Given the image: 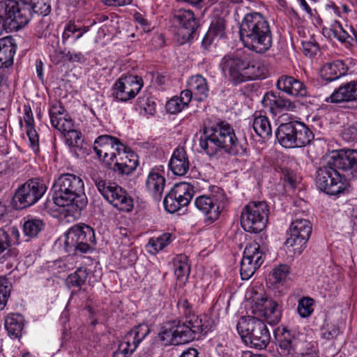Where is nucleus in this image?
Returning <instances> with one entry per match:
<instances>
[{"label": "nucleus", "mask_w": 357, "mask_h": 357, "mask_svg": "<svg viewBox=\"0 0 357 357\" xmlns=\"http://www.w3.org/2000/svg\"><path fill=\"white\" fill-rule=\"evenodd\" d=\"M177 307L184 320L175 319L165 323L158 334L159 340L165 345H178L190 342L206 335L213 326L206 314L196 315L193 306L185 298H181Z\"/></svg>", "instance_id": "1"}, {"label": "nucleus", "mask_w": 357, "mask_h": 357, "mask_svg": "<svg viewBox=\"0 0 357 357\" xmlns=\"http://www.w3.org/2000/svg\"><path fill=\"white\" fill-rule=\"evenodd\" d=\"M199 146L209 156L216 155L220 150L231 155H244L247 149L246 142L238 139L234 128L224 121L204 128Z\"/></svg>", "instance_id": "2"}, {"label": "nucleus", "mask_w": 357, "mask_h": 357, "mask_svg": "<svg viewBox=\"0 0 357 357\" xmlns=\"http://www.w3.org/2000/svg\"><path fill=\"white\" fill-rule=\"evenodd\" d=\"M223 76L233 85L249 80L264 79L266 70L258 62L252 61L248 54L233 52L223 56L220 63Z\"/></svg>", "instance_id": "3"}, {"label": "nucleus", "mask_w": 357, "mask_h": 357, "mask_svg": "<svg viewBox=\"0 0 357 357\" xmlns=\"http://www.w3.org/2000/svg\"><path fill=\"white\" fill-rule=\"evenodd\" d=\"M240 39L250 50L263 54L272 46V33L268 22L260 13L246 14L240 25Z\"/></svg>", "instance_id": "4"}, {"label": "nucleus", "mask_w": 357, "mask_h": 357, "mask_svg": "<svg viewBox=\"0 0 357 357\" xmlns=\"http://www.w3.org/2000/svg\"><path fill=\"white\" fill-rule=\"evenodd\" d=\"M52 190L54 202L59 206H75L81 211L88 203L84 181L75 174H61L54 181Z\"/></svg>", "instance_id": "5"}, {"label": "nucleus", "mask_w": 357, "mask_h": 357, "mask_svg": "<svg viewBox=\"0 0 357 357\" xmlns=\"http://www.w3.org/2000/svg\"><path fill=\"white\" fill-rule=\"evenodd\" d=\"M50 11L49 0H7L5 3L6 17L15 22L17 28L27 24L32 13L46 16Z\"/></svg>", "instance_id": "6"}, {"label": "nucleus", "mask_w": 357, "mask_h": 357, "mask_svg": "<svg viewBox=\"0 0 357 357\" xmlns=\"http://www.w3.org/2000/svg\"><path fill=\"white\" fill-rule=\"evenodd\" d=\"M236 329L242 341L250 347L264 349L270 342L271 335L267 326L256 317H241Z\"/></svg>", "instance_id": "7"}, {"label": "nucleus", "mask_w": 357, "mask_h": 357, "mask_svg": "<svg viewBox=\"0 0 357 357\" xmlns=\"http://www.w3.org/2000/svg\"><path fill=\"white\" fill-rule=\"evenodd\" d=\"M275 136L280 144L286 149L304 147L314 139L310 129L305 123L297 121L280 124Z\"/></svg>", "instance_id": "8"}, {"label": "nucleus", "mask_w": 357, "mask_h": 357, "mask_svg": "<svg viewBox=\"0 0 357 357\" xmlns=\"http://www.w3.org/2000/svg\"><path fill=\"white\" fill-rule=\"evenodd\" d=\"M227 202L225 191L218 186H213L208 193L199 195L195 199L196 208L204 214L205 222L208 224L218 219Z\"/></svg>", "instance_id": "9"}, {"label": "nucleus", "mask_w": 357, "mask_h": 357, "mask_svg": "<svg viewBox=\"0 0 357 357\" xmlns=\"http://www.w3.org/2000/svg\"><path fill=\"white\" fill-rule=\"evenodd\" d=\"M46 185L38 178H32L20 185L12 198L13 207L16 210L29 208L37 203L45 195Z\"/></svg>", "instance_id": "10"}, {"label": "nucleus", "mask_w": 357, "mask_h": 357, "mask_svg": "<svg viewBox=\"0 0 357 357\" xmlns=\"http://www.w3.org/2000/svg\"><path fill=\"white\" fill-rule=\"evenodd\" d=\"M268 212L269 208L266 202H249L241 211V227L247 232H261L266 226Z\"/></svg>", "instance_id": "11"}, {"label": "nucleus", "mask_w": 357, "mask_h": 357, "mask_svg": "<svg viewBox=\"0 0 357 357\" xmlns=\"http://www.w3.org/2000/svg\"><path fill=\"white\" fill-rule=\"evenodd\" d=\"M316 183L320 190L331 195H338L349 191L350 185L342 181L336 167L329 164L320 167L317 172Z\"/></svg>", "instance_id": "12"}, {"label": "nucleus", "mask_w": 357, "mask_h": 357, "mask_svg": "<svg viewBox=\"0 0 357 357\" xmlns=\"http://www.w3.org/2000/svg\"><path fill=\"white\" fill-rule=\"evenodd\" d=\"M93 181L102 197L118 210L125 212L132 210L133 200L121 187L101 178H94Z\"/></svg>", "instance_id": "13"}, {"label": "nucleus", "mask_w": 357, "mask_h": 357, "mask_svg": "<svg viewBox=\"0 0 357 357\" xmlns=\"http://www.w3.org/2000/svg\"><path fill=\"white\" fill-rule=\"evenodd\" d=\"M96 241L93 229L84 224L76 225L70 227L65 235V248L67 252L79 251L87 252L90 244H94Z\"/></svg>", "instance_id": "14"}, {"label": "nucleus", "mask_w": 357, "mask_h": 357, "mask_svg": "<svg viewBox=\"0 0 357 357\" xmlns=\"http://www.w3.org/2000/svg\"><path fill=\"white\" fill-rule=\"evenodd\" d=\"M312 225L308 220L296 219L289 227V237L285 243L289 252L300 255L306 247L312 233Z\"/></svg>", "instance_id": "15"}, {"label": "nucleus", "mask_w": 357, "mask_h": 357, "mask_svg": "<svg viewBox=\"0 0 357 357\" xmlns=\"http://www.w3.org/2000/svg\"><path fill=\"white\" fill-rule=\"evenodd\" d=\"M93 149L99 159L107 165L111 166L114 160L128 147L119 139L111 135H103L98 137L93 144Z\"/></svg>", "instance_id": "16"}, {"label": "nucleus", "mask_w": 357, "mask_h": 357, "mask_svg": "<svg viewBox=\"0 0 357 357\" xmlns=\"http://www.w3.org/2000/svg\"><path fill=\"white\" fill-rule=\"evenodd\" d=\"M144 85L141 77L133 75H122L112 88V97L121 102L133 99Z\"/></svg>", "instance_id": "17"}, {"label": "nucleus", "mask_w": 357, "mask_h": 357, "mask_svg": "<svg viewBox=\"0 0 357 357\" xmlns=\"http://www.w3.org/2000/svg\"><path fill=\"white\" fill-rule=\"evenodd\" d=\"M194 195L193 186L188 183L176 184L165 196L163 204L169 213L178 211L181 207L187 206Z\"/></svg>", "instance_id": "18"}, {"label": "nucleus", "mask_w": 357, "mask_h": 357, "mask_svg": "<svg viewBox=\"0 0 357 357\" xmlns=\"http://www.w3.org/2000/svg\"><path fill=\"white\" fill-rule=\"evenodd\" d=\"M265 255L260 250V245L256 242L248 245L243 252L241 262L240 273L241 279H250L264 263Z\"/></svg>", "instance_id": "19"}, {"label": "nucleus", "mask_w": 357, "mask_h": 357, "mask_svg": "<svg viewBox=\"0 0 357 357\" xmlns=\"http://www.w3.org/2000/svg\"><path fill=\"white\" fill-rule=\"evenodd\" d=\"M278 342L281 354L291 357L298 356V354L303 351L306 344L309 343L303 334L291 332L286 328H284Z\"/></svg>", "instance_id": "20"}, {"label": "nucleus", "mask_w": 357, "mask_h": 357, "mask_svg": "<svg viewBox=\"0 0 357 357\" xmlns=\"http://www.w3.org/2000/svg\"><path fill=\"white\" fill-rule=\"evenodd\" d=\"M150 333V328L147 324H139L128 332L120 342L118 350L126 357H130L136 350L139 343Z\"/></svg>", "instance_id": "21"}, {"label": "nucleus", "mask_w": 357, "mask_h": 357, "mask_svg": "<svg viewBox=\"0 0 357 357\" xmlns=\"http://www.w3.org/2000/svg\"><path fill=\"white\" fill-rule=\"evenodd\" d=\"M329 164L337 169L344 172H357V151L354 149L340 150L333 152L329 156Z\"/></svg>", "instance_id": "22"}, {"label": "nucleus", "mask_w": 357, "mask_h": 357, "mask_svg": "<svg viewBox=\"0 0 357 357\" xmlns=\"http://www.w3.org/2000/svg\"><path fill=\"white\" fill-rule=\"evenodd\" d=\"M276 86L280 91L293 97L307 96V88L304 83L290 75L280 76L277 81Z\"/></svg>", "instance_id": "23"}, {"label": "nucleus", "mask_w": 357, "mask_h": 357, "mask_svg": "<svg viewBox=\"0 0 357 357\" xmlns=\"http://www.w3.org/2000/svg\"><path fill=\"white\" fill-rule=\"evenodd\" d=\"M326 101L331 103L357 101V80L340 84L326 99Z\"/></svg>", "instance_id": "24"}, {"label": "nucleus", "mask_w": 357, "mask_h": 357, "mask_svg": "<svg viewBox=\"0 0 357 357\" xmlns=\"http://www.w3.org/2000/svg\"><path fill=\"white\" fill-rule=\"evenodd\" d=\"M174 18L184 31V37L189 39L199 26L198 20L190 10L178 9L174 13Z\"/></svg>", "instance_id": "25"}, {"label": "nucleus", "mask_w": 357, "mask_h": 357, "mask_svg": "<svg viewBox=\"0 0 357 357\" xmlns=\"http://www.w3.org/2000/svg\"><path fill=\"white\" fill-rule=\"evenodd\" d=\"M262 103L264 107H269L270 112L274 115L284 112L294 111L296 108L295 104L290 100L276 96L272 92L265 94Z\"/></svg>", "instance_id": "26"}, {"label": "nucleus", "mask_w": 357, "mask_h": 357, "mask_svg": "<svg viewBox=\"0 0 357 357\" xmlns=\"http://www.w3.org/2000/svg\"><path fill=\"white\" fill-rule=\"evenodd\" d=\"M169 167L174 175L184 176L188 173L190 161L184 147L178 146L174 149L169 162Z\"/></svg>", "instance_id": "27"}, {"label": "nucleus", "mask_w": 357, "mask_h": 357, "mask_svg": "<svg viewBox=\"0 0 357 357\" xmlns=\"http://www.w3.org/2000/svg\"><path fill=\"white\" fill-rule=\"evenodd\" d=\"M128 149L123 150V153H120L113 162L114 165V170L120 174L128 175L132 173L137 167L138 162L137 155L134 153H130Z\"/></svg>", "instance_id": "28"}, {"label": "nucleus", "mask_w": 357, "mask_h": 357, "mask_svg": "<svg viewBox=\"0 0 357 357\" xmlns=\"http://www.w3.org/2000/svg\"><path fill=\"white\" fill-rule=\"evenodd\" d=\"M348 67L340 60L325 63L320 70L321 77L328 82H333L347 74Z\"/></svg>", "instance_id": "29"}, {"label": "nucleus", "mask_w": 357, "mask_h": 357, "mask_svg": "<svg viewBox=\"0 0 357 357\" xmlns=\"http://www.w3.org/2000/svg\"><path fill=\"white\" fill-rule=\"evenodd\" d=\"M17 45L11 36L0 39V68H8L13 63Z\"/></svg>", "instance_id": "30"}, {"label": "nucleus", "mask_w": 357, "mask_h": 357, "mask_svg": "<svg viewBox=\"0 0 357 357\" xmlns=\"http://www.w3.org/2000/svg\"><path fill=\"white\" fill-rule=\"evenodd\" d=\"M187 86L194 94L195 100L202 102L207 98L209 87L206 78L201 75L190 77L187 82Z\"/></svg>", "instance_id": "31"}, {"label": "nucleus", "mask_w": 357, "mask_h": 357, "mask_svg": "<svg viewBox=\"0 0 357 357\" xmlns=\"http://www.w3.org/2000/svg\"><path fill=\"white\" fill-rule=\"evenodd\" d=\"M23 119L26 126V133L29 138V146L35 153H37L39 151V137L34 127V119L30 106H24Z\"/></svg>", "instance_id": "32"}, {"label": "nucleus", "mask_w": 357, "mask_h": 357, "mask_svg": "<svg viewBox=\"0 0 357 357\" xmlns=\"http://www.w3.org/2000/svg\"><path fill=\"white\" fill-rule=\"evenodd\" d=\"M261 312L265 320L271 325L277 324L282 316V310L279 305L271 299L264 298L261 300Z\"/></svg>", "instance_id": "33"}, {"label": "nucleus", "mask_w": 357, "mask_h": 357, "mask_svg": "<svg viewBox=\"0 0 357 357\" xmlns=\"http://www.w3.org/2000/svg\"><path fill=\"white\" fill-rule=\"evenodd\" d=\"M4 326L11 338H19L22 335L24 326V317L19 313H10L5 319Z\"/></svg>", "instance_id": "34"}, {"label": "nucleus", "mask_w": 357, "mask_h": 357, "mask_svg": "<svg viewBox=\"0 0 357 357\" xmlns=\"http://www.w3.org/2000/svg\"><path fill=\"white\" fill-rule=\"evenodd\" d=\"M165 185V178L163 176L154 171L150 172L146 181V187L155 200L160 199Z\"/></svg>", "instance_id": "35"}, {"label": "nucleus", "mask_w": 357, "mask_h": 357, "mask_svg": "<svg viewBox=\"0 0 357 357\" xmlns=\"http://www.w3.org/2000/svg\"><path fill=\"white\" fill-rule=\"evenodd\" d=\"M252 127L255 133L263 139L272 135V128L268 118L260 112H256L252 116Z\"/></svg>", "instance_id": "36"}, {"label": "nucleus", "mask_w": 357, "mask_h": 357, "mask_svg": "<svg viewBox=\"0 0 357 357\" xmlns=\"http://www.w3.org/2000/svg\"><path fill=\"white\" fill-rule=\"evenodd\" d=\"M225 25L222 19H218L211 22L208 32L202 40V45L206 48L215 39L224 38Z\"/></svg>", "instance_id": "37"}, {"label": "nucleus", "mask_w": 357, "mask_h": 357, "mask_svg": "<svg viewBox=\"0 0 357 357\" xmlns=\"http://www.w3.org/2000/svg\"><path fill=\"white\" fill-rule=\"evenodd\" d=\"M174 274L179 280H187L190 272L188 257L185 255H178L174 259Z\"/></svg>", "instance_id": "38"}, {"label": "nucleus", "mask_w": 357, "mask_h": 357, "mask_svg": "<svg viewBox=\"0 0 357 357\" xmlns=\"http://www.w3.org/2000/svg\"><path fill=\"white\" fill-rule=\"evenodd\" d=\"M89 272L86 267H79L66 278V284L70 287H81L86 282Z\"/></svg>", "instance_id": "39"}, {"label": "nucleus", "mask_w": 357, "mask_h": 357, "mask_svg": "<svg viewBox=\"0 0 357 357\" xmlns=\"http://www.w3.org/2000/svg\"><path fill=\"white\" fill-rule=\"evenodd\" d=\"M137 105L140 109V114L147 117L153 116L156 112V102L153 97L149 96L139 97Z\"/></svg>", "instance_id": "40"}, {"label": "nucleus", "mask_w": 357, "mask_h": 357, "mask_svg": "<svg viewBox=\"0 0 357 357\" xmlns=\"http://www.w3.org/2000/svg\"><path fill=\"white\" fill-rule=\"evenodd\" d=\"M172 241V235L169 233H165L157 238H152L148 243L149 251L151 254L156 253L162 250Z\"/></svg>", "instance_id": "41"}, {"label": "nucleus", "mask_w": 357, "mask_h": 357, "mask_svg": "<svg viewBox=\"0 0 357 357\" xmlns=\"http://www.w3.org/2000/svg\"><path fill=\"white\" fill-rule=\"evenodd\" d=\"M44 227L43 222L40 219H29L23 225V231L24 236L29 238H34L43 230Z\"/></svg>", "instance_id": "42"}, {"label": "nucleus", "mask_w": 357, "mask_h": 357, "mask_svg": "<svg viewBox=\"0 0 357 357\" xmlns=\"http://www.w3.org/2000/svg\"><path fill=\"white\" fill-rule=\"evenodd\" d=\"M314 301L310 297H303L298 300L297 312L301 317L307 318L310 317L313 311Z\"/></svg>", "instance_id": "43"}, {"label": "nucleus", "mask_w": 357, "mask_h": 357, "mask_svg": "<svg viewBox=\"0 0 357 357\" xmlns=\"http://www.w3.org/2000/svg\"><path fill=\"white\" fill-rule=\"evenodd\" d=\"M51 123L54 128L63 134L73 128L72 119L66 116L54 119L51 121Z\"/></svg>", "instance_id": "44"}, {"label": "nucleus", "mask_w": 357, "mask_h": 357, "mask_svg": "<svg viewBox=\"0 0 357 357\" xmlns=\"http://www.w3.org/2000/svg\"><path fill=\"white\" fill-rule=\"evenodd\" d=\"M333 36L341 43H348L353 45L354 42V35H349L342 27L340 23L334 26L333 29Z\"/></svg>", "instance_id": "45"}, {"label": "nucleus", "mask_w": 357, "mask_h": 357, "mask_svg": "<svg viewBox=\"0 0 357 357\" xmlns=\"http://www.w3.org/2000/svg\"><path fill=\"white\" fill-rule=\"evenodd\" d=\"M289 273V266L287 264H280L276 266L271 274L275 283L284 282Z\"/></svg>", "instance_id": "46"}, {"label": "nucleus", "mask_w": 357, "mask_h": 357, "mask_svg": "<svg viewBox=\"0 0 357 357\" xmlns=\"http://www.w3.org/2000/svg\"><path fill=\"white\" fill-rule=\"evenodd\" d=\"M186 106L183 104L182 100L178 99V97H173L166 103L167 112L176 114L181 112Z\"/></svg>", "instance_id": "47"}, {"label": "nucleus", "mask_w": 357, "mask_h": 357, "mask_svg": "<svg viewBox=\"0 0 357 357\" xmlns=\"http://www.w3.org/2000/svg\"><path fill=\"white\" fill-rule=\"evenodd\" d=\"M66 142L70 147L79 146V142H81V132L71 128L69 131L65 134Z\"/></svg>", "instance_id": "48"}, {"label": "nucleus", "mask_w": 357, "mask_h": 357, "mask_svg": "<svg viewBox=\"0 0 357 357\" xmlns=\"http://www.w3.org/2000/svg\"><path fill=\"white\" fill-rule=\"evenodd\" d=\"M296 357H319V349L317 342L310 341L298 354Z\"/></svg>", "instance_id": "49"}, {"label": "nucleus", "mask_w": 357, "mask_h": 357, "mask_svg": "<svg viewBox=\"0 0 357 357\" xmlns=\"http://www.w3.org/2000/svg\"><path fill=\"white\" fill-rule=\"evenodd\" d=\"M282 176L284 181L287 183L291 188H296L298 178L293 171L287 168H283L282 169Z\"/></svg>", "instance_id": "50"}, {"label": "nucleus", "mask_w": 357, "mask_h": 357, "mask_svg": "<svg viewBox=\"0 0 357 357\" xmlns=\"http://www.w3.org/2000/svg\"><path fill=\"white\" fill-rule=\"evenodd\" d=\"M64 111V108L60 102H55L52 103L49 109L51 121L54 120V119L62 116Z\"/></svg>", "instance_id": "51"}, {"label": "nucleus", "mask_w": 357, "mask_h": 357, "mask_svg": "<svg viewBox=\"0 0 357 357\" xmlns=\"http://www.w3.org/2000/svg\"><path fill=\"white\" fill-rule=\"evenodd\" d=\"M342 137L347 142L357 141V123L345 128L342 132Z\"/></svg>", "instance_id": "52"}, {"label": "nucleus", "mask_w": 357, "mask_h": 357, "mask_svg": "<svg viewBox=\"0 0 357 357\" xmlns=\"http://www.w3.org/2000/svg\"><path fill=\"white\" fill-rule=\"evenodd\" d=\"M302 46L304 54L307 56H312L319 50V45L314 41H303Z\"/></svg>", "instance_id": "53"}, {"label": "nucleus", "mask_w": 357, "mask_h": 357, "mask_svg": "<svg viewBox=\"0 0 357 357\" xmlns=\"http://www.w3.org/2000/svg\"><path fill=\"white\" fill-rule=\"evenodd\" d=\"M78 29V26L75 24L74 22L70 21L66 26L64 31L62 34V42L63 44L73 35Z\"/></svg>", "instance_id": "54"}, {"label": "nucleus", "mask_w": 357, "mask_h": 357, "mask_svg": "<svg viewBox=\"0 0 357 357\" xmlns=\"http://www.w3.org/2000/svg\"><path fill=\"white\" fill-rule=\"evenodd\" d=\"M10 245L9 233L5 229H0V253L8 249Z\"/></svg>", "instance_id": "55"}, {"label": "nucleus", "mask_w": 357, "mask_h": 357, "mask_svg": "<svg viewBox=\"0 0 357 357\" xmlns=\"http://www.w3.org/2000/svg\"><path fill=\"white\" fill-rule=\"evenodd\" d=\"M11 290V284L5 277H0V296L9 298Z\"/></svg>", "instance_id": "56"}, {"label": "nucleus", "mask_w": 357, "mask_h": 357, "mask_svg": "<svg viewBox=\"0 0 357 357\" xmlns=\"http://www.w3.org/2000/svg\"><path fill=\"white\" fill-rule=\"evenodd\" d=\"M340 333L339 328L333 325L328 326L326 327L324 331L322 333V337L326 340H333Z\"/></svg>", "instance_id": "57"}, {"label": "nucleus", "mask_w": 357, "mask_h": 357, "mask_svg": "<svg viewBox=\"0 0 357 357\" xmlns=\"http://www.w3.org/2000/svg\"><path fill=\"white\" fill-rule=\"evenodd\" d=\"M65 58L70 62L83 63L85 61L84 56L81 52H71L68 51L65 54Z\"/></svg>", "instance_id": "58"}, {"label": "nucleus", "mask_w": 357, "mask_h": 357, "mask_svg": "<svg viewBox=\"0 0 357 357\" xmlns=\"http://www.w3.org/2000/svg\"><path fill=\"white\" fill-rule=\"evenodd\" d=\"M135 20L139 23L144 31H149L151 29L150 24L146 19L139 13H136L134 15Z\"/></svg>", "instance_id": "59"}, {"label": "nucleus", "mask_w": 357, "mask_h": 357, "mask_svg": "<svg viewBox=\"0 0 357 357\" xmlns=\"http://www.w3.org/2000/svg\"><path fill=\"white\" fill-rule=\"evenodd\" d=\"M9 233V237L10 239V244L18 245L20 243V231L15 227L9 228L7 231Z\"/></svg>", "instance_id": "60"}, {"label": "nucleus", "mask_w": 357, "mask_h": 357, "mask_svg": "<svg viewBox=\"0 0 357 357\" xmlns=\"http://www.w3.org/2000/svg\"><path fill=\"white\" fill-rule=\"evenodd\" d=\"M192 98H194V94L192 93L190 89L188 87L187 89L181 91V96L180 97H178V99L182 100L183 104L187 107Z\"/></svg>", "instance_id": "61"}, {"label": "nucleus", "mask_w": 357, "mask_h": 357, "mask_svg": "<svg viewBox=\"0 0 357 357\" xmlns=\"http://www.w3.org/2000/svg\"><path fill=\"white\" fill-rule=\"evenodd\" d=\"M132 0H105V4L109 6H124L131 4Z\"/></svg>", "instance_id": "62"}, {"label": "nucleus", "mask_w": 357, "mask_h": 357, "mask_svg": "<svg viewBox=\"0 0 357 357\" xmlns=\"http://www.w3.org/2000/svg\"><path fill=\"white\" fill-rule=\"evenodd\" d=\"M48 23L45 22L44 20H40L36 25V31L38 33V37L42 38L46 36V33H45V29L47 28Z\"/></svg>", "instance_id": "63"}, {"label": "nucleus", "mask_w": 357, "mask_h": 357, "mask_svg": "<svg viewBox=\"0 0 357 357\" xmlns=\"http://www.w3.org/2000/svg\"><path fill=\"white\" fill-rule=\"evenodd\" d=\"M199 352L196 349L188 348L183 351L180 357H199Z\"/></svg>", "instance_id": "64"}]
</instances>
